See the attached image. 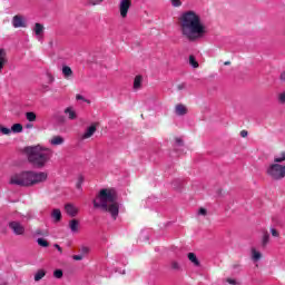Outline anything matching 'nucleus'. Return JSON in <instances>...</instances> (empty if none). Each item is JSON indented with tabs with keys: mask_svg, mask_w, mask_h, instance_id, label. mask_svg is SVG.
<instances>
[{
	"mask_svg": "<svg viewBox=\"0 0 285 285\" xmlns=\"http://www.w3.org/2000/svg\"><path fill=\"white\" fill-rule=\"evenodd\" d=\"M178 28L181 37L195 42L208 35V27L202 20V16L194 10L184 11L178 18Z\"/></svg>",
	"mask_w": 285,
	"mask_h": 285,
	"instance_id": "f257e3e1",
	"label": "nucleus"
},
{
	"mask_svg": "<svg viewBox=\"0 0 285 285\" xmlns=\"http://www.w3.org/2000/svg\"><path fill=\"white\" fill-rule=\"evenodd\" d=\"M46 181H48V173L35 170L14 173L9 179L11 186H19L20 188H32V186H39V184H46Z\"/></svg>",
	"mask_w": 285,
	"mask_h": 285,
	"instance_id": "f03ea898",
	"label": "nucleus"
},
{
	"mask_svg": "<svg viewBox=\"0 0 285 285\" xmlns=\"http://www.w3.org/2000/svg\"><path fill=\"white\" fill-rule=\"evenodd\" d=\"M94 207L106 210L111 215L112 219L119 216V203H117V191L112 188L100 189L94 199Z\"/></svg>",
	"mask_w": 285,
	"mask_h": 285,
	"instance_id": "7ed1b4c3",
	"label": "nucleus"
},
{
	"mask_svg": "<svg viewBox=\"0 0 285 285\" xmlns=\"http://www.w3.org/2000/svg\"><path fill=\"white\" fill-rule=\"evenodd\" d=\"M27 157L35 168H43L52 157V149L37 145L26 148Z\"/></svg>",
	"mask_w": 285,
	"mask_h": 285,
	"instance_id": "20e7f679",
	"label": "nucleus"
},
{
	"mask_svg": "<svg viewBox=\"0 0 285 285\" xmlns=\"http://www.w3.org/2000/svg\"><path fill=\"white\" fill-rule=\"evenodd\" d=\"M266 174L271 179L279 181L285 177V165H279V163L271 164L266 169Z\"/></svg>",
	"mask_w": 285,
	"mask_h": 285,
	"instance_id": "39448f33",
	"label": "nucleus"
},
{
	"mask_svg": "<svg viewBox=\"0 0 285 285\" xmlns=\"http://www.w3.org/2000/svg\"><path fill=\"white\" fill-rule=\"evenodd\" d=\"M11 24L13 28H28V20L22 14H16L11 20Z\"/></svg>",
	"mask_w": 285,
	"mask_h": 285,
	"instance_id": "423d86ee",
	"label": "nucleus"
},
{
	"mask_svg": "<svg viewBox=\"0 0 285 285\" xmlns=\"http://www.w3.org/2000/svg\"><path fill=\"white\" fill-rule=\"evenodd\" d=\"M131 6H132V2L130 0H120L119 13L122 19H126V17H128V10H130Z\"/></svg>",
	"mask_w": 285,
	"mask_h": 285,
	"instance_id": "0eeeda50",
	"label": "nucleus"
},
{
	"mask_svg": "<svg viewBox=\"0 0 285 285\" xmlns=\"http://www.w3.org/2000/svg\"><path fill=\"white\" fill-rule=\"evenodd\" d=\"M46 30V28L43 27V24L36 22L33 26V33L36 36V39H38L40 42L43 41V31Z\"/></svg>",
	"mask_w": 285,
	"mask_h": 285,
	"instance_id": "6e6552de",
	"label": "nucleus"
},
{
	"mask_svg": "<svg viewBox=\"0 0 285 285\" xmlns=\"http://www.w3.org/2000/svg\"><path fill=\"white\" fill-rule=\"evenodd\" d=\"M9 228L14 233V235H23L26 233V227L19 222H11Z\"/></svg>",
	"mask_w": 285,
	"mask_h": 285,
	"instance_id": "1a4fd4ad",
	"label": "nucleus"
},
{
	"mask_svg": "<svg viewBox=\"0 0 285 285\" xmlns=\"http://www.w3.org/2000/svg\"><path fill=\"white\" fill-rule=\"evenodd\" d=\"M65 210L70 217H77V214L79 213V208L72 204H67Z\"/></svg>",
	"mask_w": 285,
	"mask_h": 285,
	"instance_id": "9d476101",
	"label": "nucleus"
},
{
	"mask_svg": "<svg viewBox=\"0 0 285 285\" xmlns=\"http://www.w3.org/2000/svg\"><path fill=\"white\" fill-rule=\"evenodd\" d=\"M66 139L61 136H53L49 139L50 146H63Z\"/></svg>",
	"mask_w": 285,
	"mask_h": 285,
	"instance_id": "9b49d317",
	"label": "nucleus"
},
{
	"mask_svg": "<svg viewBox=\"0 0 285 285\" xmlns=\"http://www.w3.org/2000/svg\"><path fill=\"white\" fill-rule=\"evenodd\" d=\"M65 115L71 121H75V119H77V111L75 110V107H67L65 109Z\"/></svg>",
	"mask_w": 285,
	"mask_h": 285,
	"instance_id": "f8f14e48",
	"label": "nucleus"
},
{
	"mask_svg": "<svg viewBox=\"0 0 285 285\" xmlns=\"http://www.w3.org/2000/svg\"><path fill=\"white\" fill-rule=\"evenodd\" d=\"M95 132H97V127H95V125H91L82 135H81V139H90V137H92V135H95Z\"/></svg>",
	"mask_w": 285,
	"mask_h": 285,
	"instance_id": "ddd939ff",
	"label": "nucleus"
},
{
	"mask_svg": "<svg viewBox=\"0 0 285 285\" xmlns=\"http://www.w3.org/2000/svg\"><path fill=\"white\" fill-rule=\"evenodd\" d=\"M175 112L178 117H184V115L188 112V108H186L185 105L179 104V105H176Z\"/></svg>",
	"mask_w": 285,
	"mask_h": 285,
	"instance_id": "4468645a",
	"label": "nucleus"
},
{
	"mask_svg": "<svg viewBox=\"0 0 285 285\" xmlns=\"http://www.w3.org/2000/svg\"><path fill=\"white\" fill-rule=\"evenodd\" d=\"M8 63V57L6 56V50L0 49V72L3 70V67Z\"/></svg>",
	"mask_w": 285,
	"mask_h": 285,
	"instance_id": "2eb2a0df",
	"label": "nucleus"
},
{
	"mask_svg": "<svg viewBox=\"0 0 285 285\" xmlns=\"http://www.w3.org/2000/svg\"><path fill=\"white\" fill-rule=\"evenodd\" d=\"M51 218L56 224L61 222V209H58V208L53 209L51 212Z\"/></svg>",
	"mask_w": 285,
	"mask_h": 285,
	"instance_id": "dca6fc26",
	"label": "nucleus"
},
{
	"mask_svg": "<svg viewBox=\"0 0 285 285\" xmlns=\"http://www.w3.org/2000/svg\"><path fill=\"white\" fill-rule=\"evenodd\" d=\"M69 228L71 233H79V220L72 219L69 222Z\"/></svg>",
	"mask_w": 285,
	"mask_h": 285,
	"instance_id": "f3484780",
	"label": "nucleus"
},
{
	"mask_svg": "<svg viewBox=\"0 0 285 285\" xmlns=\"http://www.w3.org/2000/svg\"><path fill=\"white\" fill-rule=\"evenodd\" d=\"M285 161V151H281L279 154L274 156V164H284Z\"/></svg>",
	"mask_w": 285,
	"mask_h": 285,
	"instance_id": "a211bd4d",
	"label": "nucleus"
},
{
	"mask_svg": "<svg viewBox=\"0 0 285 285\" xmlns=\"http://www.w3.org/2000/svg\"><path fill=\"white\" fill-rule=\"evenodd\" d=\"M142 81H144V78L141 76H136L134 79V90H139V88H141Z\"/></svg>",
	"mask_w": 285,
	"mask_h": 285,
	"instance_id": "6ab92c4d",
	"label": "nucleus"
},
{
	"mask_svg": "<svg viewBox=\"0 0 285 285\" xmlns=\"http://www.w3.org/2000/svg\"><path fill=\"white\" fill-rule=\"evenodd\" d=\"M268 242H271V235L268 234V232L264 230L263 237H262V246L263 247L268 246Z\"/></svg>",
	"mask_w": 285,
	"mask_h": 285,
	"instance_id": "aec40b11",
	"label": "nucleus"
},
{
	"mask_svg": "<svg viewBox=\"0 0 285 285\" xmlns=\"http://www.w3.org/2000/svg\"><path fill=\"white\" fill-rule=\"evenodd\" d=\"M62 75H63L65 79H70V77H72V69L68 66H63Z\"/></svg>",
	"mask_w": 285,
	"mask_h": 285,
	"instance_id": "412c9836",
	"label": "nucleus"
},
{
	"mask_svg": "<svg viewBox=\"0 0 285 285\" xmlns=\"http://www.w3.org/2000/svg\"><path fill=\"white\" fill-rule=\"evenodd\" d=\"M24 117H26L27 121H30V122L37 121V114H35L33 111H27L24 114Z\"/></svg>",
	"mask_w": 285,
	"mask_h": 285,
	"instance_id": "4be33fe9",
	"label": "nucleus"
},
{
	"mask_svg": "<svg viewBox=\"0 0 285 285\" xmlns=\"http://www.w3.org/2000/svg\"><path fill=\"white\" fill-rule=\"evenodd\" d=\"M252 259L253 262H259L262 259V253L255 249V247L252 248Z\"/></svg>",
	"mask_w": 285,
	"mask_h": 285,
	"instance_id": "5701e85b",
	"label": "nucleus"
},
{
	"mask_svg": "<svg viewBox=\"0 0 285 285\" xmlns=\"http://www.w3.org/2000/svg\"><path fill=\"white\" fill-rule=\"evenodd\" d=\"M189 262H191V264H194V266H199V259L197 258V255H195V253H189L187 255Z\"/></svg>",
	"mask_w": 285,
	"mask_h": 285,
	"instance_id": "b1692460",
	"label": "nucleus"
},
{
	"mask_svg": "<svg viewBox=\"0 0 285 285\" xmlns=\"http://www.w3.org/2000/svg\"><path fill=\"white\" fill-rule=\"evenodd\" d=\"M46 277V272L45 269H39L36 274H35V282H41V279H43Z\"/></svg>",
	"mask_w": 285,
	"mask_h": 285,
	"instance_id": "393cba45",
	"label": "nucleus"
},
{
	"mask_svg": "<svg viewBox=\"0 0 285 285\" xmlns=\"http://www.w3.org/2000/svg\"><path fill=\"white\" fill-rule=\"evenodd\" d=\"M11 132H16V134L23 132V125L21 124L12 125Z\"/></svg>",
	"mask_w": 285,
	"mask_h": 285,
	"instance_id": "a878e982",
	"label": "nucleus"
},
{
	"mask_svg": "<svg viewBox=\"0 0 285 285\" xmlns=\"http://www.w3.org/2000/svg\"><path fill=\"white\" fill-rule=\"evenodd\" d=\"M37 244H39L42 248H48V246H50L48 240H46L45 238H38Z\"/></svg>",
	"mask_w": 285,
	"mask_h": 285,
	"instance_id": "bb28decb",
	"label": "nucleus"
},
{
	"mask_svg": "<svg viewBox=\"0 0 285 285\" xmlns=\"http://www.w3.org/2000/svg\"><path fill=\"white\" fill-rule=\"evenodd\" d=\"M189 65L191 68H199V62L193 56L189 57Z\"/></svg>",
	"mask_w": 285,
	"mask_h": 285,
	"instance_id": "cd10ccee",
	"label": "nucleus"
},
{
	"mask_svg": "<svg viewBox=\"0 0 285 285\" xmlns=\"http://www.w3.org/2000/svg\"><path fill=\"white\" fill-rule=\"evenodd\" d=\"M0 132H1L2 135H12V129H10V128H8V127L1 126V127H0Z\"/></svg>",
	"mask_w": 285,
	"mask_h": 285,
	"instance_id": "c85d7f7f",
	"label": "nucleus"
},
{
	"mask_svg": "<svg viewBox=\"0 0 285 285\" xmlns=\"http://www.w3.org/2000/svg\"><path fill=\"white\" fill-rule=\"evenodd\" d=\"M53 277H56V279H61V277H63V271L61 269H56L53 272Z\"/></svg>",
	"mask_w": 285,
	"mask_h": 285,
	"instance_id": "c756f323",
	"label": "nucleus"
},
{
	"mask_svg": "<svg viewBox=\"0 0 285 285\" xmlns=\"http://www.w3.org/2000/svg\"><path fill=\"white\" fill-rule=\"evenodd\" d=\"M82 184H83V176H79L78 181L76 184V188H78V190H81Z\"/></svg>",
	"mask_w": 285,
	"mask_h": 285,
	"instance_id": "7c9ffc66",
	"label": "nucleus"
},
{
	"mask_svg": "<svg viewBox=\"0 0 285 285\" xmlns=\"http://www.w3.org/2000/svg\"><path fill=\"white\" fill-rule=\"evenodd\" d=\"M80 253H81L82 256H83V255H88V253H90V247H88V246H82V247L80 248Z\"/></svg>",
	"mask_w": 285,
	"mask_h": 285,
	"instance_id": "2f4dec72",
	"label": "nucleus"
},
{
	"mask_svg": "<svg viewBox=\"0 0 285 285\" xmlns=\"http://www.w3.org/2000/svg\"><path fill=\"white\" fill-rule=\"evenodd\" d=\"M171 268H173V271H179V268H181V266L179 265V263L177 261H173Z\"/></svg>",
	"mask_w": 285,
	"mask_h": 285,
	"instance_id": "473e14b6",
	"label": "nucleus"
},
{
	"mask_svg": "<svg viewBox=\"0 0 285 285\" xmlns=\"http://www.w3.org/2000/svg\"><path fill=\"white\" fill-rule=\"evenodd\" d=\"M102 2H104V0H88V3L90 6H99Z\"/></svg>",
	"mask_w": 285,
	"mask_h": 285,
	"instance_id": "72a5a7b5",
	"label": "nucleus"
},
{
	"mask_svg": "<svg viewBox=\"0 0 285 285\" xmlns=\"http://www.w3.org/2000/svg\"><path fill=\"white\" fill-rule=\"evenodd\" d=\"M174 8H179L181 6V0H170Z\"/></svg>",
	"mask_w": 285,
	"mask_h": 285,
	"instance_id": "f704fd0d",
	"label": "nucleus"
},
{
	"mask_svg": "<svg viewBox=\"0 0 285 285\" xmlns=\"http://www.w3.org/2000/svg\"><path fill=\"white\" fill-rule=\"evenodd\" d=\"M76 99H77V101H85L86 104H90V100L83 98V96H81V95H77Z\"/></svg>",
	"mask_w": 285,
	"mask_h": 285,
	"instance_id": "c9c22d12",
	"label": "nucleus"
},
{
	"mask_svg": "<svg viewBox=\"0 0 285 285\" xmlns=\"http://www.w3.org/2000/svg\"><path fill=\"white\" fill-rule=\"evenodd\" d=\"M278 101H279V104H285V91H283L278 95Z\"/></svg>",
	"mask_w": 285,
	"mask_h": 285,
	"instance_id": "e433bc0d",
	"label": "nucleus"
},
{
	"mask_svg": "<svg viewBox=\"0 0 285 285\" xmlns=\"http://www.w3.org/2000/svg\"><path fill=\"white\" fill-rule=\"evenodd\" d=\"M272 237H279V232H277V229H275L274 227H272L269 229Z\"/></svg>",
	"mask_w": 285,
	"mask_h": 285,
	"instance_id": "4c0bfd02",
	"label": "nucleus"
},
{
	"mask_svg": "<svg viewBox=\"0 0 285 285\" xmlns=\"http://www.w3.org/2000/svg\"><path fill=\"white\" fill-rule=\"evenodd\" d=\"M72 259H75L76 262H81V259H83V256H82V254L73 255Z\"/></svg>",
	"mask_w": 285,
	"mask_h": 285,
	"instance_id": "58836bf2",
	"label": "nucleus"
},
{
	"mask_svg": "<svg viewBox=\"0 0 285 285\" xmlns=\"http://www.w3.org/2000/svg\"><path fill=\"white\" fill-rule=\"evenodd\" d=\"M207 214V210L206 208L202 207L199 210H198V215H202L203 217H205V215Z\"/></svg>",
	"mask_w": 285,
	"mask_h": 285,
	"instance_id": "ea45409f",
	"label": "nucleus"
},
{
	"mask_svg": "<svg viewBox=\"0 0 285 285\" xmlns=\"http://www.w3.org/2000/svg\"><path fill=\"white\" fill-rule=\"evenodd\" d=\"M279 79L283 81V83H285V71L281 72Z\"/></svg>",
	"mask_w": 285,
	"mask_h": 285,
	"instance_id": "a19ab883",
	"label": "nucleus"
},
{
	"mask_svg": "<svg viewBox=\"0 0 285 285\" xmlns=\"http://www.w3.org/2000/svg\"><path fill=\"white\" fill-rule=\"evenodd\" d=\"M227 284L235 285V284H237V282L235 279H233V278H227Z\"/></svg>",
	"mask_w": 285,
	"mask_h": 285,
	"instance_id": "79ce46f5",
	"label": "nucleus"
},
{
	"mask_svg": "<svg viewBox=\"0 0 285 285\" xmlns=\"http://www.w3.org/2000/svg\"><path fill=\"white\" fill-rule=\"evenodd\" d=\"M240 137H248V131L242 130L240 131Z\"/></svg>",
	"mask_w": 285,
	"mask_h": 285,
	"instance_id": "37998d69",
	"label": "nucleus"
},
{
	"mask_svg": "<svg viewBox=\"0 0 285 285\" xmlns=\"http://www.w3.org/2000/svg\"><path fill=\"white\" fill-rule=\"evenodd\" d=\"M177 88L178 90H184V88H186V85L185 83L178 85Z\"/></svg>",
	"mask_w": 285,
	"mask_h": 285,
	"instance_id": "c03bdc74",
	"label": "nucleus"
},
{
	"mask_svg": "<svg viewBox=\"0 0 285 285\" xmlns=\"http://www.w3.org/2000/svg\"><path fill=\"white\" fill-rule=\"evenodd\" d=\"M55 248H57V250H59V253H62L61 246H59L58 244H55Z\"/></svg>",
	"mask_w": 285,
	"mask_h": 285,
	"instance_id": "a18cd8bd",
	"label": "nucleus"
},
{
	"mask_svg": "<svg viewBox=\"0 0 285 285\" xmlns=\"http://www.w3.org/2000/svg\"><path fill=\"white\" fill-rule=\"evenodd\" d=\"M176 144H177V146H181V145H183L181 139L177 138V139H176Z\"/></svg>",
	"mask_w": 285,
	"mask_h": 285,
	"instance_id": "49530a36",
	"label": "nucleus"
},
{
	"mask_svg": "<svg viewBox=\"0 0 285 285\" xmlns=\"http://www.w3.org/2000/svg\"><path fill=\"white\" fill-rule=\"evenodd\" d=\"M100 275H102V277H108V274H104V272H100Z\"/></svg>",
	"mask_w": 285,
	"mask_h": 285,
	"instance_id": "de8ad7c7",
	"label": "nucleus"
},
{
	"mask_svg": "<svg viewBox=\"0 0 285 285\" xmlns=\"http://www.w3.org/2000/svg\"><path fill=\"white\" fill-rule=\"evenodd\" d=\"M27 128H32V124H27Z\"/></svg>",
	"mask_w": 285,
	"mask_h": 285,
	"instance_id": "09e8293b",
	"label": "nucleus"
},
{
	"mask_svg": "<svg viewBox=\"0 0 285 285\" xmlns=\"http://www.w3.org/2000/svg\"><path fill=\"white\" fill-rule=\"evenodd\" d=\"M229 65H230V62H229V61L225 62V66H229Z\"/></svg>",
	"mask_w": 285,
	"mask_h": 285,
	"instance_id": "8fccbe9b",
	"label": "nucleus"
}]
</instances>
